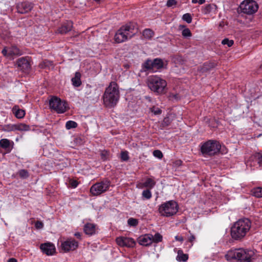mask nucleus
<instances>
[{
    "label": "nucleus",
    "instance_id": "obj_37",
    "mask_svg": "<svg viewBox=\"0 0 262 262\" xmlns=\"http://www.w3.org/2000/svg\"><path fill=\"white\" fill-rule=\"evenodd\" d=\"M142 195L143 198L147 200L150 199L152 196L151 191L148 189L144 190Z\"/></svg>",
    "mask_w": 262,
    "mask_h": 262
},
{
    "label": "nucleus",
    "instance_id": "obj_4",
    "mask_svg": "<svg viewBox=\"0 0 262 262\" xmlns=\"http://www.w3.org/2000/svg\"><path fill=\"white\" fill-rule=\"evenodd\" d=\"M254 255V252L251 250L239 249L230 250L225 255L227 260L236 259L243 262H250Z\"/></svg>",
    "mask_w": 262,
    "mask_h": 262
},
{
    "label": "nucleus",
    "instance_id": "obj_24",
    "mask_svg": "<svg viewBox=\"0 0 262 262\" xmlns=\"http://www.w3.org/2000/svg\"><path fill=\"white\" fill-rule=\"evenodd\" d=\"M81 74L79 72H76L75 76L72 78V84L76 87L79 86L81 84Z\"/></svg>",
    "mask_w": 262,
    "mask_h": 262
},
{
    "label": "nucleus",
    "instance_id": "obj_27",
    "mask_svg": "<svg viewBox=\"0 0 262 262\" xmlns=\"http://www.w3.org/2000/svg\"><path fill=\"white\" fill-rule=\"evenodd\" d=\"M155 184L156 182L153 179L151 178H147L143 185L145 187L151 189L154 187Z\"/></svg>",
    "mask_w": 262,
    "mask_h": 262
},
{
    "label": "nucleus",
    "instance_id": "obj_10",
    "mask_svg": "<svg viewBox=\"0 0 262 262\" xmlns=\"http://www.w3.org/2000/svg\"><path fill=\"white\" fill-rule=\"evenodd\" d=\"M110 185L108 181H101L93 185L90 188V192L94 196L99 195L109 188Z\"/></svg>",
    "mask_w": 262,
    "mask_h": 262
},
{
    "label": "nucleus",
    "instance_id": "obj_31",
    "mask_svg": "<svg viewBox=\"0 0 262 262\" xmlns=\"http://www.w3.org/2000/svg\"><path fill=\"white\" fill-rule=\"evenodd\" d=\"M180 28H184L182 32V34L183 37H189L191 36L192 34L190 32V30L188 28H185L184 26H180Z\"/></svg>",
    "mask_w": 262,
    "mask_h": 262
},
{
    "label": "nucleus",
    "instance_id": "obj_17",
    "mask_svg": "<svg viewBox=\"0 0 262 262\" xmlns=\"http://www.w3.org/2000/svg\"><path fill=\"white\" fill-rule=\"evenodd\" d=\"M152 234H146L140 236L138 238V243L143 246H149L152 244Z\"/></svg>",
    "mask_w": 262,
    "mask_h": 262
},
{
    "label": "nucleus",
    "instance_id": "obj_50",
    "mask_svg": "<svg viewBox=\"0 0 262 262\" xmlns=\"http://www.w3.org/2000/svg\"><path fill=\"white\" fill-rule=\"evenodd\" d=\"M175 239L178 241H180L181 242H183L184 241V238L182 236L177 235L175 236Z\"/></svg>",
    "mask_w": 262,
    "mask_h": 262
},
{
    "label": "nucleus",
    "instance_id": "obj_5",
    "mask_svg": "<svg viewBox=\"0 0 262 262\" xmlns=\"http://www.w3.org/2000/svg\"><path fill=\"white\" fill-rule=\"evenodd\" d=\"M147 83L148 88L155 93L163 94L166 92V80L158 76L152 75L148 77Z\"/></svg>",
    "mask_w": 262,
    "mask_h": 262
},
{
    "label": "nucleus",
    "instance_id": "obj_28",
    "mask_svg": "<svg viewBox=\"0 0 262 262\" xmlns=\"http://www.w3.org/2000/svg\"><path fill=\"white\" fill-rule=\"evenodd\" d=\"M154 31L149 29H146L143 32V36L147 39L151 38L154 36Z\"/></svg>",
    "mask_w": 262,
    "mask_h": 262
},
{
    "label": "nucleus",
    "instance_id": "obj_11",
    "mask_svg": "<svg viewBox=\"0 0 262 262\" xmlns=\"http://www.w3.org/2000/svg\"><path fill=\"white\" fill-rule=\"evenodd\" d=\"M144 66L147 70H150L155 72L163 67L164 63L162 59L156 58L154 60H147L145 62Z\"/></svg>",
    "mask_w": 262,
    "mask_h": 262
},
{
    "label": "nucleus",
    "instance_id": "obj_54",
    "mask_svg": "<svg viewBox=\"0 0 262 262\" xmlns=\"http://www.w3.org/2000/svg\"><path fill=\"white\" fill-rule=\"evenodd\" d=\"M205 0H199L198 3H199V4L202 5L205 3Z\"/></svg>",
    "mask_w": 262,
    "mask_h": 262
},
{
    "label": "nucleus",
    "instance_id": "obj_52",
    "mask_svg": "<svg viewBox=\"0 0 262 262\" xmlns=\"http://www.w3.org/2000/svg\"><path fill=\"white\" fill-rule=\"evenodd\" d=\"M8 262H17V260L15 258H11L8 260Z\"/></svg>",
    "mask_w": 262,
    "mask_h": 262
},
{
    "label": "nucleus",
    "instance_id": "obj_53",
    "mask_svg": "<svg viewBox=\"0 0 262 262\" xmlns=\"http://www.w3.org/2000/svg\"><path fill=\"white\" fill-rule=\"evenodd\" d=\"M182 161L180 160H177L175 162V164L177 165H180L181 164Z\"/></svg>",
    "mask_w": 262,
    "mask_h": 262
},
{
    "label": "nucleus",
    "instance_id": "obj_3",
    "mask_svg": "<svg viewBox=\"0 0 262 262\" xmlns=\"http://www.w3.org/2000/svg\"><path fill=\"white\" fill-rule=\"evenodd\" d=\"M138 31L135 24L129 23L122 26L116 33L114 39L117 43H121L130 39Z\"/></svg>",
    "mask_w": 262,
    "mask_h": 262
},
{
    "label": "nucleus",
    "instance_id": "obj_7",
    "mask_svg": "<svg viewBox=\"0 0 262 262\" xmlns=\"http://www.w3.org/2000/svg\"><path fill=\"white\" fill-rule=\"evenodd\" d=\"M221 145L216 141L209 140L201 146V152L205 156H213L220 151Z\"/></svg>",
    "mask_w": 262,
    "mask_h": 262
},
{
    "label": "nucleus",
    "instance_id": "obj_36",
    "mask_svg": "<svg viewBox=\"0 0 262 262\" xmlns=\"http://www.w3.org/2000/svg\"><path fill=\"white\" fill-rule=\"evenodd\" d=\"M254 158L260 165H262V152L255 153L254 155Z\"/></svg>",
    "mask_w": 262,
    "mask_h": 262
},
{
    "label": "nucleus",
    "instance_id": "obj_2",
    "mask_svg": "<svg viewBox=\"0 0 262 262\" xmlns=\"http://www.w3.org/2000/svg\"><path fill=\"white\" fill-rule=\"evenodd\" d=\"M251 223L248 219H242L234 223L231 228V235L236 240L243 238L249 232Z\"/></svg>",
    "mask_w": 262,
    "mask_h": 262
},
{
    "label": "nucleus",
    "instance_id": "obj_55",
    "mask_svg": "<svg viewBox=\"0 0 262 262\" xmlns=\"http://www.w3.org/2000/svg\"><path fill=\"white\" fill-rule=\"evenodd\" d=\"M198 1L199 0H192V3L193 4H195V3H198Z\"/></svg>",
    "mask_w": 262,
    "mask_h": 262
},
{
    "label": "nucleus",
    "instance_id": "obj_34",
    "mask_svg": "<svg viewBox=\"0 0 262 262\" xmlns=\"http://www.w3.org/2000/svg\"><path fill=\"white\" fill-rule=\"evenodd\" d=\"M77 126V123L74 121H68L66 122V127L67 129L76 128Z\"/></svg>",
    "mask_w": 262,
    "mask_h": 262
},
{
    "label": "nucleus",
    "instance_id": "obj_25",
    "mask_svg": "<svg viewBox=\"0 0 262 262\" xmlns=\"http://www.w3.org/2000/svg\"><path fill=\"white\" fill-rule=\"evenodd\" d=\"M16 130L26 132L29 130L30 129V127L29 125L24 123H17L16 124Z\"/></svg>",
    "mask_w": 262,
    "mask_h": 262
},
{
    "label": "nucleus",
    "instance_id": "obj_41",
    "mask_svg": "<svg viewBox=\"0 0 262 262\" xmlns=\"http://www.w3.org/2000/svg\"><path fill=\"white\" fill-rule=\"evenodd\" d=\"M18 174L20 177L23 179L27 178L29 176L28 171L25 169L19 170L18 171Z\"/></svg>",
    "mask_w": 262,
    "mask_h": 262
},
{
    "label": "nucleus",
    "instance_id": "obj_1",
    "mask_svg": "<svg viewBox=\"0 0 262 262\" xmlns=\"http://www.w3.org/2000/svg\"><path fill=\"white\" fill-rule=\"evenodd\" d=\"M102 98L105 106L113 107L116 105L120 98V91L116 82L113 81L109 84L105 90Z\"/></svg>",
    "mask_w": 262,
    "mask_h": 262
},
{
    "label": "nucleus",
    "instance_id": "obj_13",
    "mask_svg": "<svg viewBox=\"0 0 262 262\" xmlns=\"http://www.w3.org/2000/svg\"><path fill=\"white\" fill-rule=\"evenodd\" d=\"M2 52L5 56L10 59H13L14 56H20L23 54V52L15 46L5 48L2 50Z\"/></svg>",
    "mask_w": 262,
    "mask_h": 262
},
{
    "label": "nucleus",
    "instance_id": "obj_32",
    "mask_svg": "<svg viewBox=\"0 0 262 262\" xmlns=\"http://www.w3.org/2000/svg\"><path fill=\"white\" fill-rule=\"evenodd\" d=\"M53 66V63L52 61L45 60L42 61L39 63V67L41 69L46 68H50Z\"/></svg>",
    "mask_w": 262,
    "mask_h": 262
},
{
    "label": "nucleus",
    "instance_id": "obj_35",
    "mask_svg": "<svg viewBox=\"0 0 262 262\" xmlns=\"http://www.w3.org/2000/svg\"><path fill=\"white\" fill-rule=\"evenodd\" d=\"M188 242L191 243V245H193V243L195 241V236L194 234H193L190 231H189L188 234L187 235Z\"/></svg>",
    "mask_w": 262,
    "mask_h": 262
},
{
    "label": "nucleus",
    "instance_id": "obj_49",
    "mask_svg": "<svg viewBox=\"0 0 262 262\" xmlns=\"http://www.w3.org/2000/svg\"><path fill=\"white\" fill-rule=\"evenodd\" d=\"M71 185L73 188H76L78 185V182L76 180H72L71 181Z\"/></svg>",
    "mask_w": 262,
    "mask_h": 262
},
{
    "label": "nucleus",
    "instance_id": "obj_38",
    "mask_svg": "<svg viewBox=\"0 0 262 262\" xmlns=\"http://www.w3.org/2000/svg\"><path fill=\"white\" fill-rule=\"evenodd\" d=\"M182 19L189 24L192 21V17L189 13H185L182 16Z\"/></svg>",
    "mask_w": 262,
    "mask_h": 262
},
{
    "label": "nucleus",
    "instance_id": "obj_26",
    "mask_svg": "<svg viewBox=\"0 0 262 262\" xmlns=\"http://www.w3.org/2000/svg\"><path fill=\"white\" fill-rule=\"evenodd\" d=\"M2 130L4 132H9L12 131H16V124H9L5 125L2 128Z\"/></svg>",
    "mask_w": 262,
    "mask_h": 262
},
{
    "label": "nucleus",
    "instance_id": "obj_6",
    "mask_svg": "<svg viewBox=\"0 0 262 262\" xmlns=\"http://www.w3.org/2000/svg\"><path fill=\"white\" fill-rule=\"evenodd\" d=\"M179 206L177 203L174 201H167L159 206V214L164 217H170L177 213Z\"/></svg>",
    "mask_w": 262,
    "mask_h": 262
},
{
    "label": "nucleus",
    "instance_id": "obj_45",
    "mask_svg": "<svg viewBox=\"0 0 262 262\" xmlns=\"http://www.w3.org/2000/svg\"><path fill=\"white\" fill-rule=\"evenodd\" d=\"M153 155L158 159H162L163 157L162 152L159 150H155L153 152Z\"/></svg>",
    "mask_w": 262,
    "mask_h": 262
},
{
    "label": "nucleus",
    "instance_id": "obj_47",
    "mask_svg": "<svg viewBox=\"0 0 262 262\" xmlns=\"http://www.w3.org/2000/svg\"><path fill=\"white\" fill-rule=\"evenodd\" d=\"M177 1L176 0H168L166 3V6L168 7L175 6L177 4Z\"/></svg>",
    "mask_w": 262,
    "mask_h": 262
},
{
    "label": "nucleus",
    "instance_id": "obj_16",
    "mask_svg": "<svg viewBox=\"0 0 262 262\" xmlns=\"http://www.w3.org/2000/svg\"><path fill=\"white\" fill-rule=\"evenodd\" d=\"M40 248L42 252L48 255H52L55 252V247L54 245L51 243H46L41 244Z\"/></svg>",
    "mask_w": 262,
    "mask_h": 262
},
{
    "label": "nucleus",
    "instance_id": "obj_43",
    "mask_svg": "<svg viewBox=\"0 0 262 262\" xmlns=\"http://www.w3.org/2000/svg\"><path fill=\"white\" fill-rule=\"evenodd\" d=\"M215 65L213 63H206L203 65V71L209 70L211 68L214 67Z\"/></svg>",
    "mask_w": 262,
    "mask_h": 262
},
{
    "label": "nucleus",
    "instance_id": "obj_21",
    "mask_svg": "<svg viewBox=\"0 0 262 262\" xmlns=\"http://www.w3.org/2000/svg\"><path fill=\"white\" fill-rule=\"evenodd\" d=\"M84 231L85 234L92 235L95 233L96 225L92 223H87L84 225Z\"/></svg>",
    "mask_w": 262,
    "mask_h": 262
},
{
    "label": "nucleus",
    "instance_id": "obj_19",
    "mask_svg": "<svg viewBox=\"0 0 262 262\" xmlns=\"http://www.w3.org/2000/svg\"><path fill=\"white\" fill-rule=\"evenodd\" d=\"M216 10V6L214 4H207L202 7L201 10L203 14H208L214 12Z\"/></svg>",
    "mask_w": 262,
    "mask_h": 262
},
{
    "label": "nucleus",
    "instance_id": "obj_56",
    "mask_svg": "<svg viewBox=\"0 0 262 262\" xmlns=\"http://www.w3.org/2000/svg\"><path fill=\"white\" fill-rule=\"evenodd\" d=\"M260 68L262 69V65L260 66Z\"/></svg>",
    "mask_w": 262,
    "mask_h": 262
},
{
    "label": "nucleus",
    "instance_id": "obj_44",
    "mask_svg": "<svg viewBox=\"0 0 262 262\" xmlns=\"http://www.w3.org/2000/svg\"><path fill=\"white\" fill-rule=\"evenodd\" d=\"M121 158L123 161H127L129 159L128 152L126 151H122L121 153Z\"/></svg>",
    "mask_w": 262,
    "mask_h": 262
},
{
    "label": "nucleus",
    "instance_id": "obj_15",
    "mask_svg": "<svg viewBox=\"0 0 262 262\" xmlns=\"http://www.w3.org/2000/svg\"><path fill=\"white\" fill-rule=\"evenodd\" d=\"M78 242L75 239L70 238L61 244V247L65 252L74 250L78 247Z\"/></svg>",
    "mask_w": 262,
    "mask_h": 262
},
{
    "label": "nucleus",
    "instance_id": "obj_9",
    "mask_svg": "<svg viewBox=\"0 0 262 262\" xmlns=\"http://www.w3.org/2000/svg\"><path fill=\"white\" fill-rule=\"evenodd\" d=\"M239 8L243 13L251 15L257 11L258 6L253 0H245L241 3Z\"/></svg>",
    "mask_w": 262,
    "mask_h": 262
},
{
    "label": "nucleus",
    "instance_id": "obj_40",
    "mask_svg": "<svg viewBox=\"0 0 262 262\" xmlns=\"http://www.w3.org/2000/svg\"><path fill=\"white\" fill-rule=\"evenodd\" d=\"M128 224L130 226H136L138 224V221L134 218H129L127 221Z\"/></svg>",
    "mask_w": 262,
    "mask_h": 262
},
{
    "label": "nucleus",
    "instance_id": "obj_22",
    "mask_svg": "<svg viewBox=\"0 0 262 262\" xmlns=\"http://www.w3.org/2000/svg\"><path fill=\"white\" fill-rule=\"evenodd\" d=\"M12 111L17 118H23L25 115V111L24 110L19 109L17 105H15L13 107Z\"/></svg>",
    "mask_w": 262,
    "mask_h": 262
},
{
    "label": "nucleus",
    "instance_id": "obj_12",
    "mask_svg": "<svg viewBox=\"0 0 262 262\" xmlns=\"http://www.w3.org/2000/svg\"><path fill=\"white\" fill-rule=\"evenodd\" d=\"M117 245L122 247L129 248H134L136 243L135 241L132 237L126 236H119L116 239Z\"/></svg>",
    "mask_w": 262,
    "mask_h": 262
},
{
    "label": "nucleus",
    "instance_id": "obj_48",
    "mask_svg": "<svg viewBox=\"0 0 262 262\" xmlns=\"http://www.w3.org/2000/svg\"><path fill=\"white\" fill-rule=\"evenodd\" d=\"M35 227L37 229H41L43 227V224L40 221H37L35 223Z\"/></svg>",
    "mask_w": 262,
    "mask_h": 262
},
{
    "label": "nucleus",
    "instance_id": "obj_18",
    "mask_svg": "<svg viewBox=\"0 0 262 262\" xmlns=\"http://www.w3.org/2000/svg\"><path fill=\"white\" fill-rule=\"evenodd\" d=\"M33 8V4L31 3L25 2L18 4L17 5V10L20 13H26Z\"/></svg>",
    "mask_w": 262,
    "mask_h": 262
},
{
    "label": "nucleus",
    "instance_id": "obj_42",
    "mask_svg": "<svg viewBox=\"0 0 262 262\" xmlns=\"http://www.w3.org/2000/svg\"><path fill=\"white\" fill-rule=\"evenodd\" d=\"M234 41L233 40H229L227 38L223 39L222 43L224 45H227L228 47H231L233 45Z\"/></svg>",
    "mask_w": 262,
    "mask_h": 262
},
{
    "label": "nucleus",
    "instance_id": "obj_23",
    "mask_svg": "<svg viewBox=\"0 0 262 262\" xmlns=\"http://www.w3.org/2000/svg\"><path fill=\"white\" fill-rule=\"evenodd\" d=\"M177 253L178 255L176 257V259L177 261L180 262H186L188 260V254H184L182 250H178Z\"/></svg>",
    "mask_w": 262,
    "mask_h": 262
},
{
    "label": "nucleus",
    "instance_id": "obj_20",
    "mask_svg": "<svg viewBox=\"0 0 262 262\" xmlns=\"http://www.w3.org/2000/svg\"><path fill=\"white\" fill-rule=\"evenodd\" d=\"M73 27L72 22L67 21L58 30V32L61 34H65L71 30Z\"/></svg>",
    "mask_w": 262,
    "mask_h": 262
},
{
    "label": "nucleus",
    "instance_id": "obj_8",
    "mask_svg": "<svg viewBox=\"0 0 262 262\" xmlns=\"http://www.w3.org/2000/svg\"><path fill=\"white\" fill-rule=\"evenodd\" d=\"M49 103L50 108L58 114L64 113L68 108L66 102L56 96L51 97Z\"/></svg>",
    "mask_w": 262,
    "mask_h": 262
},
{
    "label": "nucleus",
    "instance_id": "obj_30",
    "mask_svg": "<svg viewBox=\"0 0 262 262\" xmlns=\"http://www.w3.org/2000/svg\"><path fill=\"white\" fill-rule=\"evenodd\" d=\"M162 236L159 233H156L154 235H152V243H158L162 241Z\"/></svg>",
    "mask_w": 262,
    "mask_h": 262
},
{
    "label": "nucleus",
    "instance_id": "obj_33",
    "mask_svg": "<svg viewBox=\"0 0 262 262\" xmlns=\"http://www.w3.org/2000/svg\"><path fill=\"white\" fill-rule=\"evenodd\" d=\"M10 141L7 139H2L0 140V146L6 149L10 146Z\"/></svg>",
    "mask_w": 262,
    "mask_h": 262
},
{
    "label": "nucleus",
    "instance_id": "obj_39",
    "mask_svg": "<svg viewBox=\"0 0 262 262\" xmlns=\"http://www.w3.org/2000/svg\"><path fill=\"white\" fill-rule=\"evenodd\" d=\"M101 159L105 161L109 159L110 153L107 150H102L101 151Z\"/></svg>",
    "mask_w": 262,
    "mask_h": 262
},
{
    "label": "nucleus",
    "instance_id": "obj_51",
    "mask_svg": "<svg viewBox=\"0 0 262 262\" xmlns=\"http://www.w3.org/2000/svg\"><path fill=\"white\" fill-rule=\"evenodd\" d=\"M74 235L76 237H77L78 238H80L81 237V234L79 232H76L75 233Z\"/></svg>",
    "mask_w": 262,
    "mask_h": 262
},
{
    "label": "nucleus",
    "instance_id": "obj_29",
    "mask_svg": "<svg viewBox=\"0 0 262 262\" xmlns=\"http://www.w3.org/2000/svg\"><path fill=\"white\" fill-rule=\"evenodd\" d=\"M252 194L256 198L262 197V187L254 188L252 190Z\"/></svg>",
    "mask_w": 262,
    "mask_h": 262
},
{
    "label": "nucleus",
    "instance_id": "obj_14",
    "mask_svg": "<svg viewBox=\"0 0 262 262\" xmlns=\"http://www.w3.org/2000/svg\"><path fill=\"white\" fill-rule=\"evenodd\" d=\"M18 68L23 72H28L31 69V64L28 57H21L17 60Z\"/></svg>",
    "mask_w": 262,
    "mask_h": 262
},
{
    "label": "nucleus",
    "instance_id": "obj_46",
    "mask_svg": "<svg viewBox=\"0 0 262 262\" xmlns=\"http://www.w3.org/2000/svg\"><path fill=\"white\" fill-rule=\"evenodd\" d=\"M151 111L155 115H159L161 114L162 111L161 110L157 107L154 106L151 108Z\"/></svg>",
    "mask_w": 262,
    "mask_h": 262
}]
</instances>
